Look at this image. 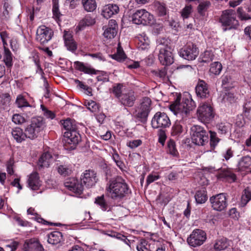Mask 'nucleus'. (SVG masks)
<instances>
[{
	"instance_id": "obj_1",
	"label": "nucleus",
	"mask_w": 251,
	"mask_h": 251,
	"mask_svg": "<svg viewBox=\"0 0 251 251\" xmlns=\"http://www.w3.org/2000/svg\"><path fill=\"white\" fill-rule=\"evenodd\" d=\"M195 107V101L189 95L183 96L181 100L180 96H178L175 101L170 105L169 109L177 117L172 127V136H178L183 132V128L181 122L186 119L190 111Z\"/></svg>"
},
{
	"instance_id": "obj_2",
	"label": "nucleus",
	"mask_w": 251,
	"mask_h": 251,
	"mask_svg": "<svg viewBox=\"0 0 251 251\" xmlns=\"http://www.w3.org/2000/svg\"><path fill=\"white\" fill-rule=\"evenodd\" d=\"M106 191L113 200H121L128 197L131 190L126 180L121 176L110 180L107 184Z\"/></svg>"
},
{
	"instance_id": "obj_3",
	"label": "nucleus",
	"mask_w": 251,
	"mask_h": 251,
	"mask_svg": "<svg viewBox=\"0 0 251 251\" xmlns=\"http://www.w3.org/2000/svg\"><path fill=\"white\" fill-rule=\"evenodd\" d=\"M158 48L159 50L158 59L160 63L165 66L171 65L174 62L173 49L169 45L170 41L162 38L158 41Z\"/></svg>"
},
{
	"instance_id": "obj_4",
	"label": "nucleus",
	"mask_w": 251,
	"mask_h": 251,
	"mask_svg": "<svg viewBox=\"0 0 251 251\" xmlns=\"http://www.w3.org/2000/svg\"><path fill=\"white\" fill-rule=\"evenodd\" d=\"M133 23L145 25H152L155 23L153 15L145 9L137 10L132 15Z\"/></svg>"
},
{
	"instance_id": "obj_5",
	"label": "nucleus",
	"mask_w": 251,
	"mask_h": 251,
	"mask_svg": "<svg viewBox=\"0 0 251 251\" xmlns=\"http://www.w3.org/2000/svg\"><path fill=\"white\" fill-rule=\"evenodd\" d=\"M151 101L148 97L143 98L140 105L136 107L134 117L142 123H146L151 110Z\"/></svg>"
},
{
	"instance_id": "obj_6",
	"label": "nucleus",
	"mask_w": 251,
	"mask_h": 251,
	"mask_svg": "<svg viewBox=\"0 0 251 251\" xmlns=\"http://www.w3.org/2000/svg\"><path fill=\"white\" fill-rule=\"evenodd\" d=\"M224 31L236 28L238 25V21L236 19V14L232 9H227L223 11L220 19Z\"/></svg>"
},
{
	"instance_id": "obj_7",
	"label": "nucleus",
	"mask_w": 251,
	"mask_h": 251,
	"mask_svg": "<svg viewBox=\"0 0 251 251\" xmlns=\"http://www.w3.org/2000/svg\"><path fill=\"white\" fill-rule=\"evenodd\" d=\"M198 117L204 123H208L214 117V113L211 105V101L201 103L197 110Z\"/></svg>"
},
{
	"instance_id": "obj_8",
	"label": "nucleus",
	"mask_w": 251,
	"mask_h": 251,
	"mask_svg": "<svg viewBox=\"0 0 251 251\" xmlns=\"http://www.w3.org/2000/svg\"><path fill=\"white\" fill-rule=\"evenodd\" d=\"M191 138L193 143L199 146H202L208 140L207 132L203 127L194 125L191 128Z\"/></svg>"
},
{
	"instance_id": "obj_9",
	"label": "nucleus",
	"mask_w": 251,
	"mask_h": 251,
	"mask_svg": "<svg viewBox=\"0 0 251 251\" xmlns=\"http://www.w3.org/2000/svg\"><path fill=\"white\" fill-rule=\"evenodd\" d=\"M178 53L179 56L184 59L192 61L198 57L199 49L196 44L189 43L180 49Z\"/></svg>"
},
{
	"instance_id": "obj_10",
	"label": "nucleus",
	"mask_w": 251,
	"mask_h": 251,
	"mask_svg": "<svg viewBox=\"0 0 251 251\" xmlns=\"http://www.w3.org/2000/svg\"><path fill=\"white\" fill-rule=\"evenodd\" d=\"M64 146L66 150H74L80 141V134L75 130L66 131L64 133Z\"/></svg>"
},
{
	"instance_id": "obj_11",
	"label": "nucleus",
	"mask_w": 251,
	"mask_h": 251,
	"mask_svg": "<svg viewBox=\"0 0 251 251\" xmlns=\"http://www.w3.org/2000/svg\"><path fill=\"white\" fill-rule=\"evenodd\" d=\"M151 124L153 128H166L170 126L171 123L165 113L157 112L154 115Z\"/></svg>"
},
{
	"instance_id": "obj_12",
	"label": "nucleus",
	"mask_w": 251,
	"mask_h": 251,
	"mask_svg": "<svg viewBox=\"0 0 251 251\" xmlns=\"http://www.w3.org/2000/svg\"><path fill=\"white\" fill-rule=\"evenodd\" d=\"M206 239V233L201 229H196L187 238V241L190 246L197 247L202 245Z\"/></svg>"
},
{
	"instance_id": "obj_13",
	"label": "nucleus",
	"mask_w": 251,
	"mask_h": 251,
	"mask_svg": "<svg viewBox=\"0 0 251 251\" xmlns=\"http://www.w3.org/2000/svg\"><path fill=\"white\" fill-rule=\"evenodd\" d=\"M210 202L213 209L221 211L227 206V199L225 193H220L210 198Z\"/></svg>"
},
{
	"instance_id": "obj_14",
	"label": "nucleus",
	"mask_w": 251,
	"mask_h": 251,
	"mask_svg": "<svg viewBox=\"0 0 251 251\" xmlns=\"http://www.w3.org/2000/svg\"><path fill=\"white\" fill-rule=\"evenodd\" d=\"M64 185L70 191L78 195L81 194L83 190L82 183L75 177L67 179L64 182Z\"/></svg>"
},
{
	"instance_id": "obj_15",
	"label": "nucleus",
	"mask_w": 251,
	"mask_h": 251,
	"mask_svg": "<svg viewBox=\"0 0 251 251\" xmlns=\"http://www.w3.org/2000/svg\"><path fill=\"white\" fill-rule=\"evenodd\" d=\"M81 181L86 187L94 186L97 181L96 173L91 170H85L81 176Z\"/></svg>"
},
{
	"instance_id": "obj_16",
	"label": "nucleus",
	"mask_w": 251,
	"mask_h": 251,
	"mask_svg": "<svg viewBox=\"0 0 251 251\" xmlns=\"http://www.w3.org/2000/svg\"><path fill=\"white\" fill-rule=\"evenodd\" d=\"M24 251H44L42 245L37 239L26 240L23 246Z\"/></svg>"
},
{
	"instance_id": "obj_17",
	"label": "nucleus",
	"mask_w": 251,
	"mask_h": 251,
	"mask_svg": "<svg viewBox=\"0 0 251 251\" xmlns=\"http://www.w3.org/2000/svg\"><path fill=\"white\" fill-rule=\"evenodd\" d=\"M47 27L45 25L39 26L37 30L36 39L43 46L40 47V48L47 53V47L46 46V44L47 43Z\"/></svg>"
},
{
	"instance_id": "obj_18",
	"label": "nucleus",
	"mask_w": 251,
	"mask_h": 251,
	"mask_svg": "<svg viewBox=\"0 0 251 251\" xmlns=\"http://www.w3.org/2000/svg\"><path fill=\"white\" fill-rule=\"evenodd\" d=\"M195 90L197 96L201 99L208 98L209 95L208 86L203 80L198 81Z\"/></svg>"
},
{
	"instance_id": "obj_19",
	"label": "nucleus",
	"mask_w": 251,
	"mask_h": 251,
	"mask_svg": "<svg viewBox=\"0 0 251 251\" xmlns=\"http://www.w3.org/2000/svg\"><path fill=\"white\" fill-rule=\"evenodd\" d=\"M119 11V7L116 4H108L104 6L101 10V14L108 19L112 16L117 14Z\"/></svg>"
},
{
	"instance_id": "obj_20",
	"label": "nucleus",
	"mask_w": 251,
	"mask_h": 251,
	"mask_svg": "<svg viewBox=\"0 0 251 251\" xmlns=\"http://www.w3.org/2000/svg\"><path fill=\"white\" fill-rule=\"evenodd\" d=\"M121 104L124 106L132 107L136 100L134 93L132 91L122 94L119 98Z\"/></svg>"
},
{
	"instance_id": "obj_21",
	"label": "nucleus",
	"mask_w": 251,
	"mask_h": 251,
	"mask_svg": "<svg viewBox=\"0 0 251 251\" xmlns=\"http://www.w3.org/2000/svg\"><path fill=\"white\" fill-rule=\"evenodd\" d=\"M16 103L19 108H22L23 109L28 108L30 109L31 110L29 112V113H27V115H32L34 113L35 111V106L30 104L23 96L19 95L17 96Z\"/></svg>"
},
{
	"instance_id": "obj_22",
	"label": "nucleus",
	"mask_w": 251,
	"mask_h": 251,
	"mask_svg": "<svg viewBox=\"0 0 251 251\" xmlns=\"http://www.w3.org/2000/svg\"><path fill=\"white\" fill-rule=\"evenodd\" d=\"M217 177L219 180L229 182H234L236 179L235 174L228 169L221 170L217 175Z\"/></svg>"
},
{
	"instance_id": "obj_23",
	"label": "nucleus",
	"mask_w": 251,
	"mask_h": 251,
	"mask_svg": "<svg viewBox=\"0 0 251 251\" xmlns=\"http://www.w3.org/2000/svg\"><path fill=\"white\" fill-rule=\"evenodd\" d=\"M117 25L115 20H111L108 24V27L104 30V36L108 39L113 38L117 33Z\"/></svg>"
},
{
	"instance_id": "obj_24",
	"label": "nucleus",
	"mask_w": 251,
	"mask_h": 251,
	"mask_svg": "<svg viewBox=\"0 0 251 251\" xmlns=\"http://www.w3.org/2000/svg\"><path fill=\"white\" fill-rule=\"evenodd\" d=\"M29 187L32 190H37L41 185V181L39 179L38 174L33 172L31 174L27 180Z\"/></svg>"
},
{
	"instance_id": "obj_25",
	"label": "nucleus",
	"mask_w": 251,
	"mask_h": 251,
	"mask_svg": "<svg viewBox=\"0 0 251 251\" xmlns=\"http://www.w3.org/2000/svg\"><path fill=\"white\" fill-rule=\"evenodd\" d=\"M95 23V20L90 16H86L80 21L78 25L76 26L75 31L76 33L82 30L87 26L93 25Z\"/></svg>"
},
{
	"instance_id": "obj_26",
	"label": "nucleus",
	"mask_w": 251,
	"mask_h": 251,
	"mask_svg": "<svg viewBox=\"0 0 251 251\" xmlns=\"http://www.w3.org/2000/svg\"><path fill=\"white\" fill-rule=\"evenodd\" d=\"M138 48L140 50H148L150 48V40L146 35L143 33L137 36Z\"/></svg>"
},
{
	"instance_id": "obj_27",
	"label": "nucleus",
	"mask_w": 251,
	"mask_h": 251,
	"mask_svg": "<svg viewBox=\"0 0 251 251\" xmlns=\"http://www.w3.org/2000/svg\"><path fill=\"white\" fill-rule=\"evenodd\" d=\"M45 124L46 122L43 118L38 116L31 119L30 125L40 132L45 127Z\"/></svg>"
},
{
	"instance_id": "obj_28",
	"label": "nucleus",
	"mask_w": 251,
	"mask_h": 251,
	"mask_svg": "<svg viewBox=\"0 0 251 251\" xmlns=\"http://www.w3.org/2000/svg\"><path fill=\"white\" fill-rule=\"evenodd\" d=\"M62 234L58 231L48 232V243L55 245L59 243L62 239Z\"/></svg>"
},
{
	"instance_id": "obj_29",
	"label": "nucleus",
	"mask_w": 251,
	"mask_h": 251,
	"mask_svg": "<svg viewBox=\"0 0 251 251\" xmlns=\"http://www.w3.org/2000/svg\"><path fill=\"white\" fill-rule=\"evenodd\" d=\"M57 170L58 173L61 176H64L70 175L73 172V167L71 164H60L59 163L56 164Z\"/></svg>"
},
{
	"instance_id": "obj_30",
	"label": "nucleus",
	"mask_w": 251,
	"mask_h": 251,
	"mask_svg": "<svg viewBox=\"0 0 251 251\" xmlns=\"http://www.w3.org/2000/svg\"><path fill=\"white\" fill-rule=\"evenodd\" d=\"M196 201L198 204L204 203L207 200V191L205 188L197 191L195 195Z\"/></svg>"
},
{
	"instance_id": "obj_31",
	"label": "nucleus",
	"mask_w": 251,
	"mask_h": 251,
	"mask_svg": "<svg viewBox=\"0 0 251 251\" xmlns=\"http://www.w3.org/2000/svg\"><path fill=\"white\" fill-rule=\"evenodd\" d=\"M229 246V241L226 238L222 237L216 240L214 245L215 250L222 251L226 249Z\"/></svg>"
},
{
	"instance_id": "obj_32",
	"label": "nucleus",
	"mask_w": 251,
	"mask_h": 251,
	"mask_svg": "<svg viewBox=\"0 0 251 251\" xmlns=\"http://www.w3.org/2000/svg\"><path fill=\"white\" fill-rule=\"evenodd\" d=\"M251 200V188L247 187L245 188L241 196V200L239 205L241 207L245 206Z\"/></svg>"
},
{
	"instance_id": "obj_33",
	"label": "nucleus",
	"mask_w": 251,
	"mask_h": 251,
	"mask_svg": "<svg viewBox=\"0 0 251 251\" xmlns=\"http://www.w3.org/2000/svg\"><path fill=\"white\" fill-rule=\"evenodd\" d=\"M11 134L14 139L18 142L21 143L26 139L25 132L23 129L19 127H16L12 129Z\"/></svg>"
},
{
	"instance_id": "obj_34",
	"label": "nucleus",
	"mask_w": 251,
	"mask_h": 251,
	"mask_svg": "<svg viewBox=\"0 0 251 251\" xmlns=\"http://www.w3.org/2000/svg\"><path fill=\"white\" fill-rule=\"evenodd\" d=\"M74 66L76 69L83 72L85 74H95V70L90 67L86 66L83 63L79 61L74 62Z\"/></svg>"
},
{
	"instance_id": "obj_35",
	"label": "nucleus",
	"mask_w": 251,
	"mask_h": 251,
	"mask_svg": "<svg viewBox=\"0 0 251 251\" xmlns=\"http://www.w3.org/2000/svg\"><path fill=\"white\" fill-rule=\"evenodd\" d=\"M251 166V157L246 155L241 158L238 163V168L240 171H244Z\"/></svg>"
},
{
	"instance_id": "obj_36",
	"label": "nucleus",
	"mask_w": 251,
	"mask_h": 251,
	"mask_svg": "<svg viewBox=\"0 0 251 251\" xmlns=\"http://www.w3.org/2000/svg\"><path fill=\"white\" fill-rule=\"evenodd\" d=\"M26 138L34 139L36 138L39 132L34 128L31 125H29L26 126L24 131Z\"/></svg>"
},
{
	"instance_id": "obj_37",
	"label": "nucleus",
	"mask_w": 251,
	"mask_h": 251,
	"mask_svg": "<svg viewBox=\"0 0 251 251\" xmlns=\"http://www.w3.org/2000/svg\"><path fill=\"white\" fill-rule=\"evenodd\" d=\"M83 105L88 110L92 113H97L99 111L100 106L96 101L92 100H85Z\"/></svg>"
},
{
	"instance_id": "obj_38",
	"label": "nucleus",
	"mask_w": 251,
	"mask_h": 251,
	"mask_svg": "<svg viewBox=\"0 0 251 251\" xmlns=\"http://www.w3.org/2000/svg\"><path fill=\"white\" fill-rule=\"evenodd\" d=\"M83 7L87 12H93L97 8V3L95 0H81Z\"/></svg>"
},
{
	"instance_id": "obj_39",
	"label": "nucleus",
	"mask_w": 251,
	"mask_h": 251,
	"mask_svg": "<svg viewBox=\"0 0 251 251\" xmlns=\"http://www.w3.org/2000/svg\"><path fill=\"white\" fill-rule=\"evenodd\" d=\"M136 249L138 251H151V245L145 239H141L136 245Z\"/></svg>"
},
{
	"instance_id": "obj_40",
	"label": "nucleus",
	"mask_w": 251,
	"mask_h": 251,
	"mask_svg": "<svg viewBox=\"0 0 251 251\" xmlns=\"http://www.w3.org/2000/svg\"><path fill=\"white\" fill-rule=\"evenodd\" d=\"M154 5L159 16H163L166 14L167 8L164 3L157 1L154 2Z\"/></svg>"
},
{
	"instance_id": "obj_41",
	"label": "nucleus",
	"mask_w": 251,
	"mask_h": 251,
	"mask_svg": "<svg viewBox=\"0 0 251 251\" xmlns=\"http://www.w3.org/2000/svg\"><path fill=\"white\" fill-rule=\"evenodd\" d=\"M231 125L227 122H221L217 125L218 133L226 134L230 129Z\"/></svg>"
},
{
	"instance_id": "obj_42",
	"label": "nucleus",
	"mask_w": 251,
	"mask_h": 251,
	"mask_svg": "<svg viewBox=\"0 0 251 251\" xmlns=\"http://www.w3.org/2000/svg\"><path fill=\"white\" fill-rule=\"evenodd\" d=\"M109 235L123 241L125 244L130 247L132 241L126 236L118 232H111Z\"/></svg>"
},
{
	"instance_id": "obj_43",
	"label": "nucleus",
	"mask_w": 251,
	"mask_h": 251,
	"mask_svg": "<svg viewBox=\"0 0 251 251\" xmlns=\"http://www.w3.org/2000/svg\"><path fill=\"white\" fill-rule=\"evenodd\" d=\"M47 164V152H44L39 157L37 162V168L39 171L43 170Z\"/></svg>"
},
{
	"instance_id": "obj_44",
	"label": "nucleus",
	"mask_w": 251,
	"mask_h": 251,
	"mask_svg": "<svg viewBox=\"0 0 251 251\" xmlns=\"http://www.w3.org/2000/svg\"><path fill=\"white\" fill-rule=\"evenodd\" d=\"M111 57L118 61H122L125 59L126 55L119 44L117 48V52L111 55Z\"/></svg>"
},
{
	"instance_id": "obj_45",
	"label": "nucleus",
	"mask_w": 251,
	"mask_h": 251,
	"mask_svg": "<svg viewBox=\"0 0 251 251\" xmlns=\"http://www.w3.org/2000/svg\"><path fill=\"white\" fill-rule=\"evenodd\" d=\"M222 70V65L219 62L212 63L210 65V72L215 75H218Z\"/></svg>"
},
{
	"instance_id": "obj_46",
	"label": "nucleus",
	"mask_w": 251,
	"mask_h": 251,
	"mask_svg": "<svg viewBox=\"0 0 251 251\" xmlns=\"http://www.w3.org/2000/svg\"><path fill=\"white\" fill-rule=\"evenodd\" d=\"M222 86L226 88L230 87V84L231 83V77L228 73L224 74L221 77Z\"/></svg>"
},
{
	"instance_id": "obj_47",
	"label": "nucleus",
	"mask_w": 251,
	"mask_h": 251,
	"mask_svg": "<svg viewBox=\"0 0 251 251\" xmlns=\"http://www.w3.org/2000/svg\"><path fill=\"white\" fill-rule=\"evenodd\" d=\"M4 61L7 66H11L12 65V56L10 51L4 47Z\"/></svg>"
},
{
	"instance_id": "obj_48",
	"label": "nucleus",
	"mask_w": 251,
	"mask_h": 251,
	"mask_svg": "<svg viewBox=\"0 0 251 251\" xmlns=\"http://www.w3.org/2000/svg\"><path fill=\"white\" fill-rule=\"evenodd\" d=\"M168 151L174 156H176L178 151L176 149V144L174 140H170L168 142Z\"/></svg>"
},
{
	"instance_id": "obj_49",
	"label": "nucleus",
	"mask_w": 251,
	"mask_h": 251,
	"mask_svg": "<svg viewBox=\"0 0 251 251\" xmlns=\"http://www.w3.org/2000/svg\"><path fill=\"white\" fill-rule=\"evenodd\" d=\"M11 101L10 96L8 93H3L0 95V104L7 106L9 105Z\"/></svg>"
},
{
	"instance_id": "obj_50",
	"label": "nucleus",
	"mask_w": 251,
	"mask_h": 251,
	"mask_svg": "<svg viewBox=\"0 0 251 251\" xmlns=\"http://www.w3.org/2000/svg\"><path fill=\"white\" fill-rule=\"evenodd\" d=\"M58 0H52V13L53 17L57 19L61 15L59 9Z\"/></svg>"
},
{
	"instance_id": "obj_51",
	"label": "nucleus",
	"mask_w": 251,
	"mask_h": 251,
	"mask_svg": "<svg viewBox=\"0 0 251 251\" xmlns=\"http://www.w3.org/2000/svg\"><path fill=\"white\" fill-rule=\"evenodd\" d=\"M214 55L211 50H206L202 54V61L203 62H209L214 59Z\"/></svg>"
},
{
	"instance_id": "obj_52",
	"label": "nucleus",
	"mask_w": 251,
	"mask_h": 251,
	"mask_svg": "<svg viewBox=\"0 0 251 251\" xmlns=\"http://www.w3.org/2000/svg\"><path fill=\"white\" fill-rule=\"evenodd\" d=\"M95 203L97 205H99L102 210H106L107 208V205L104 199L103 196L97 197L96 199Z\"/></svg>"
},
{
	"instance_id": "obj_53",
	"label": "nucleus",
	"mask_w": 251,
	"mask_h": 251,
	"mask_svg": "<svg viewBox=\"0 0 251 251\" xmlns=\"http://www.w3.org/2000/svg\"><path fill=\"white\" fill-rule=\"evenodd\" d=\"M160 176L158 173H152L149 174L146 179V183L148 185L154 181L159 179Z\"/></svg>"
},
{
	"instance_id": "obj_54",
	"label": "nucleus",
	"mask_w": 251,
	"mask_h": 251,
	"mask_svg": "<svg viewBox=\"0 0 251 251\" xmlns=\"http://www.w3.org/2000/svg\"><path fill=\"white\" fill-rule=\"evenodd\" d=\"M62 126L66 131H71L75 129V126L73 125L71 119H68L62 123Z\"/></svg>"
},
{
	"instance_id": "obj_55",
	"label": "nucleus",
	"mask_w": 251,
	"mask_h": 251,
	"mask_svg": "<svg viewBox=\"0 0 251 251\" xmlns=\"http://www.w3.org/2000/svg\"><path fill=\"white\" fill-rule=\"evenodd\" d=\"M152 74L162 80H164L167 75V70L165 68L152 71Z\"/></svg>"
},
{
	"instance_id": "obj_56",
	"label": "nucleus",
	"mask_w": 251,
	"mask_h": 251,
	"mask_svg": "<svg viewBox=\"0 0 251 251\" xmlns=\"http://www.w3.org/2000/svg\"><path fill=\"white\" fill-rule=\"evenodd\" d=\"M192 12V6L191 5H186L181 12V17L183 20L187 19L189 17Z\"/></svg>"
},
{
	"instance_id": "obj_57",
	"label": "nucleus",
	"mask_w": 251,
	"mask_h": 251,
	"mask_svg": "<svg viewBox=\"0 0 251 251\" xmlns=\"http://www.w3.org/2000/svg\"><path fill=\"white\" fill-rule=\"evenodd\" d=\"M122 87L123 85L120 83L116 84L113 86L112 92L115 96L118 99L122 94H121Z\"/></svg>"
},
{
	"instance_id": "obj_58",
	"label": "nucleus",
	"mask_w": 251,
	"mask_h": 251,
	"mask_svg": "<svg viewBox=\"0 0 251 251\" xmlns=\"http://www.w3.org/2000/svg\"><path fill=\"white\" fill-rule=\"evenodd\" d=\"M64 43L68 50L74 51L77 49V44L74 40H71L69 41L64 42Z\"/></svg>"
},
{
	"instance_id": "obj_59",
	"label": "nucleus",
	"mask_w": 251,
	"mask_h": 251,
	"mask_svg": "<svg viewBox=\"0 0 251 251\" xmlns=\"http://www.w3.org/2000/svg\"><path fill=\"white\" fill-rule=\"evenodd\" d=\"M219 141L220 139L216 137V133L210 132V145L211 147L213 148H215Z\"/></svg>"
},
{
	"instance_id": "obj_60",
	"label": "nucleus",
	"mask_w": 251,
	"mask_h": 251,
	"mask_svg": "<svg viewBox=\"0 0 251 251\" xmlns=\"http://www.w3.org/2000/svg\"><path fill=\"white\" fill-rule=\"evenodd\" d=\"M210 4V2L207 0L201 2L198 8V12L202 14L203 12L209 7Z\"/></svg>"
},
{
	"instance_id": "obj_61",
	"label": "nucleus",
	"mask_w": 251,
	"mask_h": 251,
	"mask_svg": "<svg viewBox=\"0 0 251 251\" xmlns=\"http://www.w3.org/2000/svg\"><path fill=\"white\" fill-rule=\"evenodd\" d=\"M142 144V141L140 139L131 140L127 142V146L130 148L133 149L140 146Z\"/></svg>"
},
{
	"instance_id": "obj_62",
	"label": "nucleus",
	"mask_w": 251,
	"mask_h": 251,
	"mask_svg": "<svg viewBox=\"0 0 251 251\" xmlns=\"http://www.w3.org/2000/svg\"><path fill=\"white\" fill-rule=\"evenodd\" d=\"M234 151L232 150L231 148L227 149L225 151L222 153V156L224 159L227 161L233 156Z\"/></svg>"
},
{
	"instance_id": "obj_63",
	"label": "nucleus",
	"mask_w": 251,
	"mask_h": 251,
	"mask_svg": "<svg viewBox=\"0 0 251 251\" xmlns=\"http://www.w3.org/2000/svg\"><path fill=\"white\" fill-rule=\"evenodd\" d=\"M245 115L251 120V100L247 102L244 107Z\"/></svg>"
},
{
	"instance_id": "obj_64",
	"label": "nucleus",
	"mask_w": 251,
	"mask_h": 251,
	"mask_svg": "<svg viewBox=\"0 0 251 251\" xmlns=\"http://www.w3.org/2000/svg\"><path fill=\"white\" fill-rule=\"evenodd\" d=\"M25 119L19 114H15L12 117V121L16 124H22L25 123Z\"/></svg>"
}]
</instances>
